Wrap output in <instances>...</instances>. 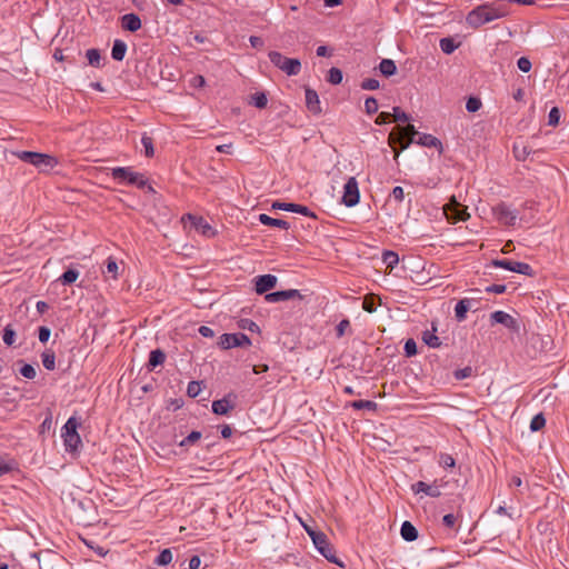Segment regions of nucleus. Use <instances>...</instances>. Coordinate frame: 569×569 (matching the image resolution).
Wrapping results in <instances>:
<instances>
[{
    "mask_svg": "<svg viewBox=\"0 0 569 569\" xmlns=\"http://www.w3.org/2000/svg\"><path fill=\"white\" fill-rule=\"evenodd\" d=\"M413 143L420 144L422 147H433L442 152V142L429 133H419L418 139Z\"/></svg>",
    "mask_w": 569,
    "mask_h": 569,
    "instance_id": "nucleus-20",
    "label": "nucleus"
},
{
    "mask_svg": "<svg viewBox=\"0 0 569 569\" xmlns=\"http://www.w3.org/2000/svg\"><path fill=\"white\" fill-rule=\"evenodd\" d=\"M472 375H473V369L470 366H467V367L461 368V369H457L453 372V377L457 380H463L466 378L471 377Z\"/></svg>",
    "mask_w": 569,
    "mask_h": 569,
    "instance_id": "nucleus-50",
    "label": "nucleus"
},
{
    "mask_svg": "<svg viewBox=\"0 0 569 569\" xmlns=\"http://www.w3.org/2000/svg\"><path fill=\"white\" fill-rule=\"evenodd\" d=\"M20 375L27 379H33L36 377L37 372H36V369L33 366H31L29 363H24L20 368Z\"/></svg>",
    "mask_w": 569,
    "mask_h": 569,
    "instance_id": "nucleus-55",
    "label": "nucleus"
},
{
    "mask_svg": "<svg viewBox=\"0 0 569 569\" xmlns=\"http://www.w3.org/2000/svg\"><path fill=\"white\" fill-rule=\"evenodd\" d=\"M400 535L406 541H415L418 538V530L410 521H403L400 528Z\"/></svg>",
    "mask_w": 569,
    "mask_h": 569,
    "instance_id": "nucleus-25",
    "label": "nucleus"
},
{
    "mask_svg": "<svg viewBox=\"0 0 569 569\" xmlns=\"http://www.w3.org/2000/svg\"><path fill=\"white\" fill-rule=\"evenodd\" d=\"M268 56L271 63L288 76H297L300 73L301 62L299 59L287 58L278 51H270Z\"/></svg>",
    "mask_w": 569,
    "mask_h": 569,
    "instance_id": "nucleus-5",
    "label": "nucleus"
},
{
    "mask_svg": "<svg viewBox=\"0 0 569 569\" xmlns=\"http://www.w3.org/2000/svg\"><path fill=\"white\" fill-rule=\"evenodd\" d=\"M121 27L127 31L136 32L141 28V19L136 13H127L121 17Z\"/></svg>",
    "mask_w": 569,
    "mask_h": 569,
    "instance_id": "nucleus-18",
    "label": "nucleus"
},
{
    "mask_svg": "<svg viewBox=\"0 0 569 569\" xmlns=\"http://www.w3.org/2000/svg\"><path fill=\"white\" fill-rule=\"evenodd\" d=\"M495 268H502L523 276H533V269L529 263L512 261L508 259H493L490 263Z\"/></svg>",
    "mask_w": 569,
    "mask_h": 569,
    "instance_id": "nucleus-6",
    "label": "nucleus"
},
{
    "mask_svg": "<svg viewBox=\"0 0 569 569\" xmlns=\"http://www.w3.org/2000/svg\"><path fill=\"white\" fill-rule=\"evenodd\" d=\"M111 177L120 184L136 186L139 189L148 188L153 191L152 187L148 184V179L143 173L136 172L130 167H116L111 169Z\"/></svg>",
    "mask_w": 569,
    "mask_h": 569,
    "instance_id": "nucleus-3",
    "label": "nucleus"
},
{
    "mask_svg": "<svg viewBox=\"0 0 569 569\" xmlns=\"http://www.w3.org/2000/svg\"><path fill=\"white\" fill-rule=\"evenodd\" d=\"M413 124L408 123L406 127H396L389 133L388 142L395 150V158L397 159L401 151L409 148L411 143L416 141V137L419 136Z\"/></svg>",
    "mask_w": 569,
    "mask_h": 569,
    "instance_id": "nucleus-2",
    "label": "nucleus"
},
{
    "mask_svg": "<svg viewBox=\"0 0 569 569\" xmlns=\"http://www.w3.org/2000/svg\"><path fill=\"white\" fill-rule=\"evenodd\" d=\"M390 121H391V113H389V112H380L375 120L376 124H378V126L389 123Z\"/></svg>",
    "mask_w": 569,
    "mask_h": 569,
    "instance_id": "nucleus-63",
    "label": "nucleus"
},
{
    "mask_svg": "<svg viewBox=\"0 0 569 569\" xmlns=\"http://www.w3.org/2000/svg\"><path fill=\"white\" fill-rule=\"evenodd\" d=\"M80 426L79 421L74 417H70L64 426L62 427V438L66 437V435H73L77 433L78 427Z\"/></svg>",
    "mask_w": 569,
    "mask_h": 569,
    "instance_id": "nucleus-33",
    "label": "nucleus"
},
{
    "mask_svg": "<svg viewBox=\"0 0 569 569\" xmlns=\"http://www.w3.org/2000/svg\"><path fill=\"white\" fill-rule=\"evenodd\" d=\"M512 150L515 158L518 161H525L528 158V156L532 152L531 148H529L528 146L518 143L513 144Z\"/></svg>",
    "mask_w": 569,
    "mask_h": 569,
    "instance_id": "nucleus-30",
    "label": "nucleus"
},
{
    "mask_svg": "<svg viewBox=\"0 0 569 569\" xmlns=\"http://www.w3.org/2000/svg\"><path fill=\"white\" fill-rule=\"evenodd\" d=\"M436 328L433 331L426 330L422 332V341L430 348H439L441 346V341L438 336L435 335Z\"/></svg>",
    "mask_w": 569,
    "mask_h": 569,
    "instance_id": "nucleus-29",
    "label": "nucleus"
},
{
    "mask_svg": "<svg viewBox=\"0 0 569 569\" xmlns=\"http://www.w3.org/2000/svg\"><path fill=\"white\" fill-rule=\"evenodd\" d=\"M350 407L353 408L355 410H362V409L376 410L377 403L371 400H355V401L350 402Z\"/></svg>",
    "mask_w": 569,
    "mask_h": 569,
    "instance_id": "nucleus-38",
    "label": "nucleus"
},
{
    "mask_svg": "<svg viewBox=\"0 0 569 569\" xmlns=\"http://www.w3.org/2000/svg\"><path fill=\"white\" fill-rule=\"evenodd\" d=\"M360 199L358 181L355 177H350L343 187L342 203L346 207H355Z\"/></svg>",
    "mask_w": 569,
    "mask_h": 569,
    "instance_id": "nucleus-9",
    "label": "nucleus"
},
{
    "mask_svg": "<svg viewBox=\"0 0 569 569\" xmlns=\"http://www.w3.org/2000/svg\"><path fill=\"white\" fill-rule=\"evenodd\" d=\"M86 57L90 66L99 68L101 66V54L98 49H89L86 52Z\"/></svg>",
    "mask_w": 569,
    "mask_h": 569,
    "instance_id": "nucleus-36",
    "label": "nucleus"
},
{
    "mask_svg": "<svg viewBox=\"0 0 569 569\" xmlns=\"http://www.w3.org/2000/svg\"><path fill=\"white\" fill-rule=\"evenodd\" d=\"M362 308L365 311L372 313L377 309V302L373 295H367L362 301Z\"/></svg>",
    "mask_w": 569,
    "mask_h": 569,
    "instance_id": "nucleus-43",
    "label": "nucleus"
},
{
    "mask_svg": "<svg viewBox=\"0 0 569 569\" xmlns=\"http://www.w3.org/2000/svg\"><path fill=\"white\" fill-rule=\"evenodd\" d=\"M258 220L262 224L269 226V227H276V228H280L283 230H288L290 228V223L288 221L282 220V219L272 218L266 213H260L258 217Z\"/></svg>",
    "mask_w": 569,
    "mask_h": 569,
    "instance_id": "nucleus-22",
    "label": "nucleus"
},
{
    "mask_svg": "<svg viewBox=\"0 0 569 569\" xmlns=\"http://www.w3.org/2000/svg\"><path fill=\"white\" fill-rule=\"evenodd\" d=\"M379 71L385 77H391L397 72V66L391 59H382L379 63Z\"/></svg>",
    "mask_w": 569,
    "mask_h": 569,
    "instance_id": "nucleus-28",
    "label": "nucleus"
},
{
    "mask_svg": "<svg viewBox=\"0 0 569 569\" xmlns=\"http://www.w3.org/2000/svg\"><path fill=\"white\" fill-rule=\"evenodd\" d=\"M382 261L388 268L393 269L399 262V256L395 251L386 250L382 253Z\"/></svg>",
    "mask_w": 569,
    "mask_h": 569,
    "instance_id": "nucleus-32",
    "label": "nucleus"
},
{
    "mask_svg": "<svg viewBox=\"0 0 569 569\" xmlns=\"http://www.w3.org/2000/svg\"><path fill=\"white\" fill-rule=\"evenodd\" d=\"M127 52V43L120 39L113 41L111 57L116 61H122Z\"/></svg>",
    "mask_w": 569,
    "mask_h": 569,
    "instance_id": "nucleus-26",
    "label": "nucleus"
},
{
    "mask_svg": "<svg viewBox=\"0 0 569 569\" xmlns=\"http://www.w3.org/2000/svg\"><path fill=\"white\" fill-rule=\"evenodd\" d=\"M313 545L316 549L331 563H336L340 567H343V563L339 561L336 556L335 548L329 542L328 537L325 533L320 536H316Z\"/></svg>",
    "mask_w": 569,
    "mask_h": 569,
    "instance_id": "nucleus-7",
    "label": "nucleus"
},
{
    "mask_svg": "<svg viewBox=\"0 0 569 569\" xmlns=\"http://www.w3.org/2000/svg\"><path fill=\"white\" fill-rule=\"evenodd\" d=\"M277 277L273 274H261L254 278V290L258 295L268 293L277 284Z\"/></svg>",
    "mask_w": 569,
    "mask_h": 569,
    "instance_id": "nucleus-15",
    "label": "nucleus"
},
{
    "mask_svg": "<svg viewBox=\"0 0 569 569\" xmlns=\"http://www.w3.org/2000/svg\"><path fill=\"white\" fill-rule=\"evenodd\" d=\"M218 345L221 349H230L234 347L250 346L251 340L242 332L223 333L220 336Z\"/></svg>",
    "mask_w": 569,
    "mask_h": 569,
    "instance_id": "nucleus-8",
    "label": "nucleus"
},
{
    "mask_svg": "<svg viewBox=\"0 0 569 569\" xmlns=\"http://www.w3.org/2000/svg\"><path fill=\"white\" fill-rule=\"evenodd\" d=\"M490 321H491V325H495V323L502 325L503 327H506L517 333L520 330V325H519L518 320L516 318H513L511 315H509L502 310H497V311L492 312L490 315Z\"/></svg>",
    "mask_w": 569,
    "mask_h": 569,
    "instance_id": "nucleus-11",
    "label": "nucleus"
},
{
    "mask_svg": "<svg viewBox=\"0 0 569 569\" xmlns=\"http://www.w3.org/2000/svg\"><path fill=\"white\" fill-rule=\"evenodd\" d=\"M51 330L48 327L42 326L38 330L39 341L42 343H46L49 340Z\"/></svg>",
    "mask_w": 569,
    "mask_h": 569,
    "instance_id": "nucleus-60",
    "label": "nucleus"
},
{
    "mask_svg": "<svg viewBox=\"0 0 569 569\" xmlns=\"http://www.w3.org/2000/svg\"><path fill=\"white\" fill-rule=\"evenodd\" d=\"M42 365L47 370L56 368V355L52 350H46L41 355Z\"/></svg>",
    "mask_w": 569,
    "mask_h": 569,
    "instance_id": "nucleus-31",
    "label": "nucleus"
},
{
    "mask_svg": "<svg viewBox=\"0 0 569 569\" xmlns=\"http://www.w3.org/2000/svg\"><path fill=\"white\" fill-rule=\"evenodd\" d=\"M13 154L17 156V158L21 161L30 163L40 170L52 169L58 163L54 157L47 153H40L36 151H18L13 152Z\"/></svg>",
    "mask_w": 569,
    "mask_h": 569,
    "instance_id": "nucleus-4",
    "label": "nucleus"
},
{
    "mask_svg": "<svg viewBox=\"0 0 569 569\" xmlns=\"http://www.w3.org/2000/svg\"><path fill=\"white\" fill-rule=\"evenodd\" d=\"M237 398L238 396L231 391L223 398L212 401V412L218 416H227L236 407Z\"/></svg>",
    "mask_w": 569,
    "mask_h": 569,
    "instance_id": "nucleus-10",
    "label": "nucleus"
},
{
    "mask_svg": "<svg viewBox=\"0 0 569 569\" xmlns=\"http://www.w3.org/2000/svg\"><path fill=\"white\" fill-rule=\"evenodd\" d=\"M296 298L302 299V295L297 289H288V290L269 292L264 296L266 301L270 302V303L287 301V300L296 299Z\"/></svg>",
    "mask_w": 569,
    "mask_h": 569,
    "instance_id": "nucleus-13",
    "label": "nucleus"
},
{
    "mask_svg": "<svg viewBox=\"0 0 569 569\" xmlns=\"http://www.w3.org/2000/svg\"><path fill=\"white\" fill-rule=\"evenodd\" d=\"M411 491L416 495L423 492L426 496L431 498H438L441 496L440 487L437 485V481L432 485H428L423 481H417L411 485Z\"/></svg>",
    "mask_w": 569,
    "mask_h": 569,
    "instance_id": "nucleus-16",
    "label": "nucleus"
},
{
    "mask_svg": "<svg viewBox=\"0 0 569 569\" xmlns=\"http://www.w3.org/2000/svg\"><path fill=\"white\" fill-rule=\"evenodd\" d=\"M268 98L264 92H256L250 97V104L254 106L258 109H263L267 107Z\"/></svg>",
    "mask_w": 569,
    "mask_h": 569,
    "instance_id": "nucleus-34",
    "label": "nucleus"
},
{
    "mask_svg": "<svg viewBox=\"0 0 569 569\" xmlns=\"http://www.w3.org/2000/svg\"><path fill=\"white\" fill-rule=\"evenodd\" d=\"M80 272L77 269L69 268L59 278L58 281L63 286H70L77 281Z\"/></svg>",
    "mask_w": 569,
    "mask_h": 569,
    "instance_id": "nucleus-27",
    "label": "nucleus"
},
{
    "mask_svg": "<svg viewBox=\"0 0 569 569\" xmlns=\"http://www.w3.org/2000/svg\"><path fill=\"white\" fill-rule=\"evenodd\" d=\"M517 66L519 68V70H521L522 72H529L531 70V61L527 58V57H521L518 59L517 61Z\"/></svg>",
    "mask_w": 569,
    "mask_h": 569,
    "instance_id": "nucleus-56",
    "label": "nucleus"
},
{
    "mask_svg": "<svg viewBox=\"0 0 569 569\" xmlns=\"http://www.w3.org/2000/svg\"><path fill=\"white\" fill-rule=\"evenodd\" d=\"M456 522H457V517L453 513H447L442 518L443 526L449 529L455 528Z\"/></svg>",
    "mask_w": 569,
    "mask_h": 569,
    "instance_id": "nucleus-61",
    "label": "nucleus"
},
{
    "mask_svg": "<svg viewBox=\"0 0 569 569\" xmlns=\"http://www.w3.org/2000/svg\"><path fill=\"white\" fill-rule=\"evenodd\" d=\"M507 287L506 284H490L488 287H486L485 291L488 292V293H497V295H501L506 291Z\"/></svg>",
    "mask_w": 569,
    "mask_h": 569,
    "instance_id": "nucleus-62",
    "label": "nucleus"
},
{
    "mask_svg": "<svg viewBox=\"0 0 569 569\" xmlns=\"http://www.w3.org/2000/svg\"><path fill=\"white\" fill-rule=\"evenodd\" d=\"M403 350H405L406 357H413V356H416L417 355V343H416V341L413 339H408L405 342Z\"/></svg>",
    "mask_w": 569,
    "mask_h": 569,
    "instance_id": "nucleus-53",
    "label": "nucleus"
},
{
    "mask_svg": "<svg viewBox=\"0 0 569 569\" xmlns=\"http://www.w3.org/2000/svg\"><path fill=\"white\" fill-rule=\"evenodd\" d=\"M395 121L397 122H408L410 120L409 114L401 110L399 107L393 108V112L391 114Z\"/></svg>",
    "mask_w": 569,
    "mask_h": 569,
    "instance_id": "nucleus-52",
    "label": "nucleus"
},
{
    "mask_svg": "<svg viewBox=\"0 0 569 569\" xmlns=\"http://www.w3.org/2000/svg\"><path fill=\"white\" fill-rule=\"evenodd\" d=\"M172 561V552L170 549H163L154 559L158 566H167Z\"/></svg>",
    "mask_w": 569,
    "mask_h": 569,
    "instance_id": "nucleus-40",
    "label": "nucleus"
},
{
    "mask_svg": "<svg viewBox=\"0 0 569 569\" xmlns=\"http://www.w3.org/2000/svg\"><path fill=\"white\" fill-rule=\"evenodd\" d=\"M378 101L373 97H368L365 101V110L368 114H375L378 111Z\"/></svg>",
    "mask_w": 569,
    "mask_h": 569,
    "instance_id": "nucleus-47",
    "label": "nucleus"
},
{
    "mask_svg": "<svg viewBox=\"0 0 569 569\" xmlns=\"http://www.w3.org/2000/svg\"><path fill=\"white\" fill-rule=\"evenodd\" d=\"M2 340L9 347H11L14 343V341H16V331L12 328L11 325H8V326L4 327L3 333H2Z\"/></svg>",
    "mask_w": 569,
    "mask_h": 569,
    "instance_id": "nucleus-41",
    "label": "nucleus"
},
{
    "mask_svg": "<svg viewBox=\"0 0 569 569\" xmlns=\"http://www.w3.org/2000/svg\"><path fill=\"white\" fill-rule=\"evenodd\" d=\"M201 565V559L199 556H192L189 560V568L188 569H199Z\"/></svg>",
    "mask_w": 569,
    "mask_h": 569,
    "instance_id": "nucleus-64",
    "label": "nucleus"
},
{
    "mask_svg": "<svg viewBox=\"0 0 569 569\" xmlns=\"http://www.w3.org/2000/svg\"><path fill=\"white\" fill-rule=\"evenodd\" d=\"M272 209L300 213L305 217L316 218V214L308 207L298 203L276 201L272 203Z\"/></svg>",
    "mask_w": 569,
    "mask_h": 569,
    "instance_id": "nucleus-14",
    "label": "nucleus"
},
{
    "mask_svg": "<svg viewBox=\"0 0 569 569\" xmlns=\"http://www.w3.org/2000/svg\"><path fill=\"white\" fill-rule=\"evenodd\" d=\"M240 327L242 329H247V330H249L251 332L259 331V326L254 321H252L250 319H242L240 321Z\"/></svg>",
    "mask_w": 569,
    "mask_h": 569,
    "instance_id": "nucleus-58",
    "label": "nucleus"
},
{
    "mask_svg": "<svg viewBox=\"0 0 569 569\" xmlns=\"http://www.w3.org/2000/svg\"><path fill=\"white\" fill-rule=\"evenodd\" d=\"M350 327V321L348 319H342L336 327L337 338H341L346 330Z\"/></svg>",
    "mask_w": 569,
    "mask_h": 569,
    "instance_id": "nucleus-57",
    "label": "nucleus"
},
{
    "mask_svg": "<svg viewBox=\"0 0 569 569\" xmlns=\"http://www.w3.org/2000/svg\"><path fill=\"white\" fill-rule=\"evenodd\" d=\"M439 46L446 54H451L458 48V43L450 37L440 39Z\"/></svg>",
    "mask_w": 569,
    "mask_h": 569,
    "instance_id": "nucleus-35",
    "label": "nucleus"
},
{
    "mask_svg": "<svg viewBox=\"0 0 569 569\" xmlns=\"http://www.w3.org/2000/svg\"><path fill=\"white\" fill-rule=\"evenodd\" d=\"M166 361V353L161 349H154L149 355L147 368L149 371L154 370L158 366Z\"/></svg>",
    "mask_w": 569,
    "mask_h": 569,
    "instance_id": "nucleus-23",
    "label": "nucleus"
},
{
    "mask_svg": "<svg viewBox=\"0 0 569 569\" xmlns=\"http://www.w3.org/2000/svg\"><path fill=\"white\" fill-rule=\"evenodd\" d=\"M306 107L312 114H320L322 112L319 96L316 90L306 88Z\"/></svg>",
    "mask_w": 569,
    "mask_h": 569,
    "instance_id": "nucleus-17",
    "label": "nucleus"
},
{
    "mask_svg": "<svg viewBox=\"0 0 569 569\" xmlns=\"http://www.w3.org/2000/svg\"><path fill=\"white\" fill-rule=\"evenodd\" d=\"M493 214L499 220V222L506 226H513L518 218L517 212L511 210L510 207L505 202H500L493 207Z\"/></svg>",
    "mask_w": 569,
    "mask_h": 569,
    "instance_id": "nucleus-12",
    "label": "nucleus"
},
{
    "mask_svg": "<svg viewBox=\"0 0 569 569\" xmlns=\"http://www.w3.org/2000/svg\"><path fill=\"white\" fill-rule=\"evenodd\" d=\"M343 74L339 68L332 67L328 71L327 81L331 84H340L342 81Z\"/></svg>",
    "mask_w": 569,
    "mask_h": 569,
    "instance_id": "nucleus-37",
    "label": "nucleus"
},
{
    "mask_svg": "<svg viewBox=\"0 0 569 569\" xmlns=\"http://www.w3.org/2000/svg\"><path fill=\"white\" fill-rule=\"evenodd\" d=\"M482 106V102L477 97H469L466 103V109L468 112H477Z\"/></svg>",
    "mask_w": 569,
    "mask_h": 569,
    "instance_id": "nucleus-46",
    "label": "nucleus"
},
{
    "mask_svg": "<svg viewBox=\"0 0 569 569\" xmlns=\"http://www.w3.org/2000/svg\"><path fill=\"white\" fill-rule=\"evenodd\" d=\"M189 219L192 220V223L193 226L197 228V229H201L202 230V233L206 234L207 233V230H210L211 227L209 226V223L201 217H194V216H191V214H188Z\"/></svg>",
    "mask_w": 569,
    "mask_h": 569,
    "instance_id": "nucleus-44",
    "label": "nucleus"
},
{
    "mask_svg": "<svg viewBox=\"0 0 569 569\" xmlns=\"http://www.w3.org/2000/svg\"><path fill=\"white\" fill-rule=\"evenodd\" d=\"M546 426V418L543 413H537L530 421V430L532 432L541 430Z\"/></svg>",
    "mask_w": 569,
    "mask_h": 569,
    "instance_id": "nucleus-39",
    "label": "nucleus"
},
{
    "mask_svg": "<svg viewBox=\"0 0 569 569\" xmlns=\"http://www.w3.org/2000/svg\"><path fill=\"white\" fill-rule=\"evenodd\" d=\"M446 214L448 216V219L452 220L453 222L466 221L469 218V213L467 212L466 208L457 202L455 203V207L450 209V211L446 209Z\"/></svg>",
    "mask_w": 569,
    "mask_h": 569,
    "instance_id": "nucleus-21",
    "label": "nucleus"
},
{
    "mask_svg": "<svg viewBox=\"0 0 569 569\" xmlns=\"http://www.w3.org/2000/svg\"><path fill=\"white\" fill-rule=\"evenodd\" d=\"M201 391L200 382L198 381H190L187 387V395L190 398H196Z\"/></svg>",
    "mask_w": 569,
    "mask_h": 569,
    "instance_id": "nucleus-54",
    "label": "nucleus"
},
{
    "mask_svg": "<svg viewBox=\"0 0 569 569\" xmlns=\"http://www.w3.org/2000/svg\"><path fill=\"white\" fill-rule=\"evenodd\" d=\"M201 439L200 431H191L184 439H182L178 445L180 447H189L194 445L197 441Z\"/></svg>",
    "mask_w": 569,
    "mask_h": 569,
    "instance_id": "nucleus-42",
    "label": "nucleus"
},
{
    "mask_svg": "<svg viewBox=\"0 0 569 569\" xmlns=\"http://www.w3.org/2000/svg\"><path fill=\"white\" fill-rule=\"evenodd\" d=\"M439 465L443 468H453L456 466V460L449 453H440Z\"/></svg>",
    "mask_w": 569,
    "mask_h": 569,
    "instance_id": "nucleus-48",
    "label": "nucleus"
},
{
    "mask_svg": "<svg viewBox=\"0 0 569 569\" xmlns=\"http://www.w3.org/2000/svg\"><path fill=\"white\" fill-rule=\"evenodd\" d=\"M63 443L66 451L71 453L78 452L79 448L82 446V441L78 432L73 435H66V437H63Z\"/></svg>",
    "mask_w": 569,
    "mask_h": 569,
    "instance_id": "nucleus-24",
    "label": "nucleus"
},
{
    "mask_svg": "<svg viewBox=\"0 0 569 569\" xmlns=\"http://www.w3.org/2000/svg\"><path fill=\"white\" fill-rule=\"evenodd\" d=\"M141 143L142 146L144 147V153L147 157H152L153 153H154V150H153V140L151 137L147 136V134H143L141 137Z\"/></svg>",
    "mask_w": 569,
    "mask_h": 569,
    "instance_id": "nucleus-45",
    "label": "nucleus"
},
{
    "mask_svg": "<svg viewBox=\"0 0 569 569\" xmlns=\"http://www.w3.org/2000/svg\"><path fill=\"white\" fill-rule=\"evenodd\" d=\"M509 14V11L506 6L495 3H486L478 6L473 10H471L466 21L469 27L477 29L486 23H489L493 20L503 18Z\"/></svg>",
    "mask_w": 569,
    "mask_h": 569,
    "instance_id": "nucleus-1",
    "label": "nucleus"
},
{
    "mask_svg": "<svg viewBox=\"0 0 569 569\" xmlns=\"http://www.w3.org/2000/svg\"><path fill=\"white\" fill-rule=\"evenodd\" d=\"M379 87H380L379 80H377L375 78L363 79L360 83V88L362 90H377V89H379Z\"/></svg>",
    "mask_w": 569,
    "mask_h": 569,
    "instance_id": "nucleus-49",
    "label": "nucleus"
},
{
    "mask_svg": "<svg viewBox=\"0 0 569 569\" xmlns=\"http://www.w3.org/2000/svg\"><path fill=\"white\" fill-rule=\"evenodd\" d=\"M476 300L463 298L459 300L455 307V315L459 322L463 321L467 317V312L473 307Z\"/></svg>",
    "mask_w": 569,
    "mask_h": 569,
    "instance_id": "nucleus-19",
    "label": "nucleus"
},
{
    "mask_svg": "<svg viewBox=\"0 0 569 569\" xmlns=\"http://www.w3.org/2000/svg\"><path fill=\"white\" fill-rule=\"evenodd\" d=\"M560 120V110L558 107L551 108L548 114V124L551 127H556L559 124Z\"/></svg>",
    "mask_w": 569,
    "mask_h": 569,
    "instance_id": "nucleus-51",
    "label": "nucleus"
},
{
    "mask_svg": "<svg viewBox=\"0 0 569 569\" xmlns=\"http://www.w3.org/2000/svg\"><path fill=\"white\" fill-rule=\"evenodd\" d=\"M106 270L108 273H111L113 276V278L117 277V272H118V263L114 259L112 258H108L107 262H106Z\"/></svg>",
    "mask_w": 569,
    "mask_h": 569,
    "instance_id": "nucleus-59",
    "label": "nucleus"
}]
</instances>
